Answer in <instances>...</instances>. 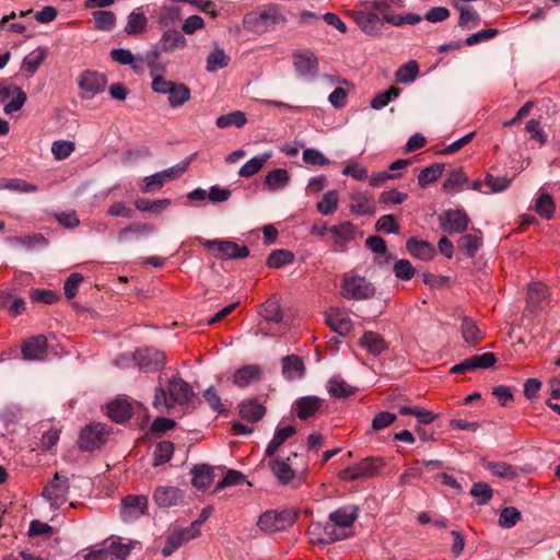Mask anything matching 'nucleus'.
Instances as JSON below:
<instances>
[{
	"label": "nucleus",
	"mask_w": 560,
	"mask_h": 560,
	"mask_svg": "<svg viewBox=\"0 0 560 560\" xmlns=\"http://www.w3.org/2000/svg\"><path fill=\"white\" fill-rule=\"evenodd\" d=\"M287 22L277 5H267L247 13L243 19L244 27L253 33L262 34Z\"/></svg>",
	"instance_id": "obj_1"
},
{
	"label": "nucleus",
	"mask_w": 560,
	"mask_h": 560,
	"mask_svg": "<svg viewBox=\"0 0 560 560\" xmlns=\"http://www.w3.org/2000/svg\"><path fill=\"white\" fill-rule=\"evenodd\" d=\"M340 295L346 300L363 301L373 298L376 288L365 277L354 270L342 275L340 282Z\"/></svg>",
	"instance_id": "obj_2"
},
{
	"label": "nucleus",
	"mask_w": 560,
	"mask_h": 560,
	"mask_svg": "<svg viewBox=\"0 0 560 560\" xmlns=\"http://www.w3.org/2000/svg\"><path fill=\"white\" fill-rule=\"evenodd\" d=\"M153 92L167 95L168 105L172 108H178L190 100V89L179 82L167 80L162 74H153L151 83Z\"/></svg>",
	"instance_id": "obj_3"
},
{
	"label": "nucleus",
	"mask_w": 560,
	"mask_h": 560,
	"mask_svg": "<svg viewBox=\"0 0 560 560\" xmlns=\"http://www.w3.org/2000/svg\"><path fill=\"white\" fill-rule=\"evenodd\" d=\"M133 360L137 366L144 372H155L165 364V354L163 351L154 348H143L135 351L130 358L124 354L115 360L117 366H126L129 361Z\"/></svg>",
	"instance_id": "obj_4"
},
{
	"label": "nucleus",
	"mask_w": 560,
	"mask_h": 560,
	"mask_svg": "<svg viewBox=\"0 0 560 560\" xmlns=\"http://www.w3.org/2000/svg\"><path fill=\"white\" fill-rule=\"evenodd\" d=\"M358 516L359 508L357 505H343L329 513L328 522L343 540L353 535V524Z\"/></svg>",
	"instance_id": "obj_5"
},
{
	"label": "nucleus",
	"mask_w": 560,
	"mask_h": 560,
	"mask_svg": "<svg viewBox=\"0 0 560 560\" xmlns=\"http://www.w3.org/2000/svg\"><path fill=\"white\" fill-rule=\"evenodd\" d=\"M70 490L69 479L62 472H56L42 491V497L49 503L52 510H58L67 501Z\"/></svg>",
	"instance_id": "obj_6"
},
{
	"label": "nucleus",
	"mask_w": 560,
	"mask_h": 560,
	"mask_svg": "<svg viewBox=\"0 0 560 560\" xmlns=\"http://www.w3.org/2000/svg\"><path fill=\"white\" fill-rule=\"evenodd\" d=\"M295 522V513L292 510L267 511L258 520L257 526L266 533L285 530Z\"/></svg>",
	"instance_id": "obj_7"
},
{
	"label": "nucleus",
	"mask_w": 560,
	"mask_h": 560,
	"mask_svg": "<svg viewBox=\"0 0 560 560\" xmlns=\"http://www.w3.org/2000/svg\"><path fill=\"white\" fill-rule=\"evenodd\" d=\"M334 252L345 253L348 245L362 236L361 231L350 221H345L329 228Z\"/></svg>",
	"instance_id": "obj_8"
},
{
	"label": "nucleus",
	"mask_w": 560,
	"mask_h": 560,
	"mask_svg": "<svg viewBox=\"0 0 560 560\" xmlns=\"http://www.w3.org/2000/svg\"><path fill=\"white\" fill-rule=\"evenodd\" d=\"M268 465L277 480L283 486L295 480L298 481L296 486L301 485L304 481L307 471L306 467L302 471L293 469L290 464V457L283 458L280 456H272L270 457Z\"/></svg>",
	"instance_id": "obj_9"
},
{
	"label": "nucleus",
	"mask_w": 560,
	"mask_h": 560,
	"mask_svg": "<svg viewBox=\"0 0 560 560\" xmlns=\"http://www.w3.org/2000/svg\"><path fill=\"white\" fill-rule=\"evenodd\" d=\"M202 245L219 259H238L249 255L247 246H240L229 240H206Z\"/></svg>",
	"instance_id": "obj_10"
},
{
	"label": "nucleus",
	"mask_w": 560,
	"mask_h": 560,
	"mask_svg": "<svg viewBox=\"0 0 560 560\" xmlns=\"http://www.w3.org/2000/svg\"><path fill=\"white\" fill-rule=\"evenodd\" d=\"M26 100V93L20 86L8 81L0 82V102L4 103L3 112L7 115H13L22 109Z\"/></svg>",
	"instance_id": "obj_11"
},
{
	"label": "nucleus",
	"mask_w": 560,
	"mask_h": 560,
	"mask_svg": "<svg viewBox=\"0 0 560 560\" xmlns=\"http://www.w3.org/2000/svg\"><path fill=\"white\" fill-rule=\"evenodd\" d=\"M385 465L383 458L368 457L339 472L342 480H355L374 476Z\"/></svg>",
	"instance_id": "obj_12"
},
{
	"label": "nucleus",
	"mask_w": 560,
	"mask_h": 560,
	"mask_svg": "<svg viewBox=\"0 0 560 560\" xmlns=\"http://www.w3.org/2000/svg\"><path fill=\"white\" fill-rule=\"evenodd\" d=\"M293 67L301 79L313 81L318 74V59L311 50H299L292 54Z\"/></svg>",
	"instance_id": "obj_13"
},
{
	"label": "nucleus",
	"mask_w": 560,
	"mask_h": 560,
	"mask_svg": "<svg viewBox=\"0 0 560 560\" xmlns=\"http://www.w3.org/2000/svg\"><path fill=\"white\" fill-rule=\"evenodd\" d=\"M107 84L106 77L96 71L86 70L78 78V85L81 91V97L91 100L102 93Z\"/></svg>",
	"instance_id": "obj_14"
},
{
	"label": "nucleus",
	"mask_w": 560,
	"mask_h": 560,
	"mask_svg": "<svg viewBox=\"0 0 560 560\" xmlns=\"http://www.w3.org/2000/svg\"><path fill=\"white\" fill-rule=\"evenodd\" d=\"M469 218L464 210L450 209L443 211L439 217L440 226L448 234L464 232L468 224Z\"/></svg>",
	"instance_id": "obj_15"
},
{
	"label": "nucleus",
	"mask_w": 560,
	"mask_h": 560,
	"mask_svg": "<svg viewBox=\"0 0 560 560\" xmlns=\"http://www.w3.org/2000/svg\"><path fill=\"white\" fill-rule=\"evenodd\" d=\"M130 553V547L118 541H112L101 548L91 550L84 556V560H126Z\"/></svg>",
	"instance_id": "obj_16"
},
{
	"label": "nucleus",
	"mask_w": 560,
	"mask_h": 560,
	"mask_svg": "<svg viewBox=\"0 0 560 560\" xmlns=\"http://www.w3.org/2000/svg\"><path fill=\"white\" fill-rule=\"evenodd\" d=\"M105 440V425L100 422L92 423L82 429L79 439V446L83 451H93L104 444Z\"/></svg>",
	"instance_id": "obj_17"
},
{
	"label": "nucleus",
	"mask_w": 560,
	"mask_h": 560,
	"mask_svg": "<svg viewBox=\"0 0 560 560\" xmlns=\"http://www.w3.org/2000/svg\"><path fill=\"white\" fill-rule=\"evenodd\" d=\"M200 534V529H196L195 525H189L187 527H182L175 529L172 534L168 535L166 539V544L162 549V555L164 557H170L174 551H176L184 544L189 540L198 537Z\"/></svg>",
	"instance_id": "obj_18"
},
{
	"label": "nucleus",
	"mask_w": 560,
	"mask_h": 560,
	"mask_svg": "<svg viewBox=\"0 0 560 560\" xmlns=\"http://www.w3.org/2000/svg\"><path fill=\"white\" fill-rule=\"evenodd\" d=\"M23 359L26 361H43L47 357V339L43 335L34 336L22 345Z\"/></svg>",
	"instance_id": "obj_19"
},
{
	"label": "nucleus",
	"mask_w": 560,
	"mask_h": 560,
	"mask_svg": "<svg viewBox=\"0 0 560 560\" xmlns=\"http://www.w3.org/2000/svg\"><path fill=\"white\" fill-rule=\"evenodd\" d=\"M148 508L145 495H127L122 500L121 516L125 522H132L143 515Z\"/></svg>",
	"instance_id": "obj_20"
},
{
	"label": "nucleus",
	"mask_w": 560,
	"mask_h": 560,
	"mask_svg": "<svg viewBox=\"0 0 560 560\" xmlns=\"http://www.w3.org/2000/svg\"><path fill=\"white\" fill-rule=\"evenodd\" d=\"M327 325L338 335L345 337L352 329L350 316L342 310L330 308L326 314Z\"/></svg>",
	"instance_id": "obj_21"
},
{
	"label": "nucleus",
	"mask_w": 560,
	"mask_h": 560,
	"mask_svg": "<svg viewBox=\"0 0 560 560\" xmlns=\"http://www.w3.org/2000/svg\"><path fill=\"white\" fill-rule=\"evenodd\" d=\"M497 362L493 353L486 352L468 358L467 360L454 365L451 369L452 373H462L465 371H472L476 369H488Z\"/></svg>",
	"instance_id": "obj_22"
},
{
	"label": "nucleus",
	"mask_w": 560,
	"mask_h": 560,
	"mask_svg": "<svg viewBox=\"0 0 560 560\" xmlns=\"http://www.w3.org/2000/svg\"><path fill=\"white\" fill-rule=\"evenodd\" d=\"M350 14L365 34L375 36L382 33L384 23L377 14L362 11H353Z\"/></svg>",
	"instance_id": "obj_23"
},
{
	"label": "nucleus",
	"mask_w": 560,
	"mask_h": 560,
	"mask_svg": "<svg viewBox=\"0 0 560 560\" xmlns=\"http://www.w3.org/2000/svg\"><path fill=\"white\" fill-rule=\"evenodd\" d=\"M153 500L161 508L175 506L182 502L183 491L173 486H160L153 492Z\"/></svg>",
	"instance_id": "obj_24"
},
{
	"label": "nucleus",
	"mask_w": 560,
	"mask_h": 560,
	"mask_svg": "<svg viewBox=\"0 0 560 560\" xmlns=\"http://www.w3.org/2000/svg\"><path fill=\"white\" fill-rule=\"evenodd\" d=\"M308 536L313 542L329 545L336 541L341 540L340 536L335 532L329 522L323 523H313L308 527Z\"/></svg>",
	"instance_id": "obj_25"
},
{
	"label": "nucleus",
	"mask_w": 560,
	"mask_h": 560,
	"mask_svg": "<svg viewBox=\"0 0 560 560\" xmlns=\"http://www.w3.org/2000/svg\"><path fill=\"white\" fill-rule=\"evenodd\" d=\"M323 406V399L317 396H304L298 398L292 408L301 420L313 417Z\"/></svg>",
	"instance_id": "obj_26"
},
{
	"label": "nucleus",
	"mask_w": 560,
	"mask_h": 560,
	"mask_svg": "<svg viewBox=\"0 0 560 560\" xmlns=\"http://www.w3.org/2000/svg\"><path fill=\"white\" fill-rule=\"evenodd\" d=\"M168 393L171 400L179 405L188 402L194 396L192 387L180 377L168 381Z\"/></svg>",
	"instance_id": "obj_27"
},
{
	"label": "nucleus",
	"mask_w": 560,
	"mask_h": 560,
	"mask_svg": "<svg viewBox=\"0 0 560 560\" xmlns=\"http://www.w3.org/2000/svg\"><path fill=\"white\" fill-rule=\"evenodd\" d=\"M350 200V211L355 215H371L376 211L373 199L364 192L352 194Z\"/></svg>",
	"instance_id": "obj_28"
},
{
	"label": "nucleus",
	"mask_w": 560,
	"mask_h": 560,
	"mask_svg": "<svg viewBox=\"0 0 560 560\" xmlns=\"http://www.w3.org/2000/svg\"><path fill=\"white\" fill-rule=\"evenodd\" d=\"M160 50L164 52H172L182 49L187 45V39L177 30L165 31L159 42Z\"/></svg>",
	"instance_id": "obj_29"
},
{
	"label": "nucleus",
	"mask_w": 560,
	"mask_h": 560,
	"mask_svg": "<svg viewBox=\"0 0 560 560\" xmlns=\"http://www.w3.org/2000/svg\"><path fill=\"white\" fill-rule=\"evenodd\" d=\"M548 299V288L540 282H533L527 290V305L532 312L541 308Z\"/></svg>",
	"instance_id": "obj_30"
},
{
	"label": "nucleus",
	"mask_w": 560,
	"mask_h": 560,
	"mask_svg": "<svg viewBox=\"0 0 560 560\" xmlns=\"http://www.w3.org/2000/svg\"><path fill=\"white\" fill-rule=\"evenodd\" d=\"M238 413L243 420L257 422L265 416L266 408L256 399H248L240 404Z\"/></svg>",
	"instance_id": "obj_31"
},
{
	"label": "nucleus",
	"mask_w": 560,
	"mask_h": 560,
	"mask_svg": "<svg viewBox=\"0 0 560 560\" xmlns=\"http://www.w3.org/2000/svg\"><path fill=\"white\" fill-rule=\"evenodd\" d=\"M148 26V18L142 8H136L127 18L125 32L128 35H138L143 33Z\"/></svg>",
	"instance_id": "obj_32"
},
{
	"label": "nucleus",
	"mask_w": 560,
	"mask_h": 560,
	"mask_svg": "<svg viewBox=\"0 0 560 560\" xmlns=\"http://www.w3.org/2000/svg\"><path fill=\"white\" fill-rule=\"evenodd\" d=\"M261 376V370L258 365L249 364L235 371L233 384L238 387H246Z\"/></svg>",
	"instance_id": "obj_33"
},
{
	"label": "nucleus",
	"mask_w": 560,
	"mask_h": 560,
	"mask_svg": "<svg viewBox=\"0 0 560 560\" xmlns=\"http://www.w3.org/2000/svg\"><path fill=\"white\" fill-rule=\"evenodd\" d=\"M359 345L373 355L381 354L387 348L385 339L374 331H365Z\"/></svg>",
	"instance_id": "obj_34"
},
{
	"label": "nucleus",
	"mask_w": 560,
	"mask_h": 560,
	"mask_svg": "<svg viewBox=\"0 0 560 560\" xmlns=\"http://www.w3.org/2000/svg\"><path fill=\"white\" fill-rule=\"evenodd\" d=\"M45 58L46 50L43 47H37L24 57L21 65V70L25 73L27 78H31L36 73L39 66L44 62Z\"/></svg>",
	"instance_id": "obj_35"
},
{
	"label": "nucleus",
	"mask_w": 560,
	"mask_h": 560,
	"mask_svg": "<svg viewBox=\"0 0 560 560\" xmlns=\"http://www.w3.org/2000/svg\"><path fill=\"white\" fill-rule=\"evenodd\" d=\"M460 332L464 341L469 346H475L483 338V332L478 327L476 320L468 316H463L462 318Z\"/></svg>",
	"instance_id": "obj_36"
},
{
	"label": "nucleus",
	"mask_w": 560,
	"mask_h": 560,
	"mask_svg": "<svg viewBox=\"0 0 560 560\" xmlns=\"http://www.w3.org/2000/svg\"><path fill=\"white\" fill-rule=\"evenodd\" d=\"M266 186L270 191L284 189L290 183V174L287 170L278 167L267 173L265 177Z\"/></svg>",
	"instance_id": "obj_37"
},
{
	"label": "nucleus",
	"mask_w": 560,
	"mask_h": 560,
	"mask_svg": "<svg viewBox=\"0 0 560 560\" xmlns=\"http://www.w3.org/2000/svg\"><path fill=\"white\" fill-rule=\"evenodd\" d=\"M282 373L288 380H298L303 377L305 365L296 355H287L282 359Z\"/></svg>",
	"instance_id": "obj_38"
},
{
	"label": "nucleus",
	"mask_w": 560,
	"mask_h": 560,
	"mask_svg": "<svg viewBox=\"0 0 560 560\" xmlns=\"http://www.w3.org/2000/svg\"><path fill=\"white\" fill-rule=\"evenodd\" d=\"M182 19V10L175 4H164L156 12L158 23L163 27L175 25Z\"/></svg>",
	"instance_id": "obj_39"
},
{
	"label": "nucleus",
	"mask_w": 560,
	"mask_h": 560,
	"mask_svg": "<svg viewBox=\"0 0 560 560\" xmlns=\"http://www.w3.org/2000/svg\"><path fill=\"white\" fill-rule=\"evenodd\" d=\"M296 432L295 427L285 425L282 428H277L273 438L269 442L266 448V456L272 457L275 453L279 450V447L290 439Z\"/></svg>",
	"instance_id": "obj_40"
},
{
	"label": "nucleus",
	"mask_w": 560,
	"mask_h": 560,
	"mask_svg": "<svg viewBox=\"0 0 560 560\" xmlns=\"http://www.w3.org/2000/svg\"><path fill=\"white\" fill-rule=\"evenodd\" d=\"M406 248L411 256L421 260H430L434 256V247L425 241L409 238L406 243Z\"/></svg>",
	"instance_id": "obj_41"
},
{
	"label": "nucleus",
	"mask_w": 560,
	"mask_h": 560,
	"mask_svg": "<svg viewBox=\"0 0 560 560\" xmlns=\"http://www.w3.org/2000/svg\"><path fill=\"white\" fill-rule=\"evenodd\" d=\"M271 156L272 152L266 151L262 154L252 158L245 164L242 165V167L238 170V175L241 177H250L257 174Z\"/></svg>",
	"instance_id": "obj_42"
},
{
	"label": "nucleus",
	"mask_w": 560,
	"mask_h": 560,
	"mask_svg": "<svg viewBox=\"0 0 560 560\" xmlns=\"http://www.w3.org/2000/svg\"><path fill=\"white\" fill-rule=\"evenodd\" d=\"M131 412V406L126 400L117 399L107 405L108 417L118 423L127 421Z\"/></svg>",
	"instance_id": "obj_43"
},
{
	"label": "nucleus",
	"mask_w": 560,
	"mask_h": 560,
	"mask_svg": "<svg viewBox=\"0 0 560 560\" xmlns=\"http://www.w3.org/2000/svg\"><path fill=\"white\" fill-rule=\"evenodd\" d=\"M191 474V483L198 490L206 489L213 480L211 467L206 464L195 466Z\"/></svg>",
	"instance_id": "obj_44"
},
{
	"label": "nucleus",
	"mask_w": 560,
	"mask_h": 560,
	"mask_svg": "<svg viewBox=\"0 0 560 560\" xmlns=\"http://www.w3.org/2000/svg\"><path fill=\"white\" fill-rule=\"evenodd\" d=\"M339 206V192L335 189L328 190L324 194L322 199L317 202L316 209L323 215H329L337 211Z\"/></svg>",
	"instance_id": "obj_45"
},
{
	"label": "nucleus",
	"mask_w": 560,
	"mask_h": 560,
	"mask_svg": "<svg viewBox=\"0 0 560 560\" xmlns=\"http://www.w3.org/2000/svg\"><path fill=\"white\" fill-rule=\"evenodd\" d=\"M328 393L335 398H345L355 393V387L349 385L339 376H334L327 384Z\"/></svg>",
	"instance_id": "obj_46"
},
{
	"label": "nucleus",
	"mask_w": 560,
	"mask_h": 560,
	"mask_svg": "<svg viewBox=\"0 0 560 560\" xmlns=\"http://www.w3.org/2000/svg\"><path fill=\"white\" fill-rule=\"evenodd\" d=\"M230 62V57L225 54V51L214 45L213 50L207 57L206 69L209 72H214L220 69L225 68Z\"/></svg>",
	"instance_id": "obj_47"
},
{
	"label": "nucleus",
	"mask_w": 560,
	"mask_h": 560,
	"mask_svg": "<svg viewBox=\"0 0 560 560\" xmlns=\"http://www.w3.org/2000/svg\"><path fill=\"white\" fill-rule=\"evenodd\" d=\"M246 114L242 110H234L229 114L221 115L215 120V125L220 129H224L230 126H236L237 128H242L246 125Z\"/></svg>",
	"instance_id": "obj_48"
},
{
	"label": "nucleus",
	"mask_w": 560,
	"mask_h": 560,
	"mask_svg": "<svg viewBox=\"0 0 560 560\" xmlns=\"http://www.w3.org/2000/svg\"><path fill=\"white\" fill-rule=\"evenodd\" d=\"M419 75V66L416 60L401 65L395 73L397 82L402 84L412 83Z\"/></svg>",
	"instance_id": "obj_49"
},
{
	"label": "nucleus",
	"mask_w": 560,
	"mask_h": 560,
	"mask_svg": "<svg viewBox=\"0 0 560 560\" xmlns=\"http://www.w3.org/2000/svg\"><path fill=\"white\" fill-rule=\"evenodd\" d=\"M455 8L459 11V25L463 27H475L480 23L479 14L474 10L472 7L467 4L454 3Z\"/></svg>",
	"instance_id": "obj_50"
},
{
	"label": "nucleus",
	"mask_w": 560,
	"mask_h": 560,
	"mask_svg": "<svg viewBox=\"0 0 560 560\" xmlns=\"http://www.w3.org/2000/svg\"><path fill=\"white\" fill-rule=\"evenodd\" d=\"M171 199H158V200H149L145 198H139L136 200L135 206L139 211L142 212H154L158 213L171 205Z\"/></svg>",
	"instance_id": "obj_51"
},
{
	"label": "nucleus",
	"mask_w": 560,
	"mask_h": 560,
	"mask_svg": "<svg viewBox=\"0 0 560 560\" xmlns=\"http://www.w3.org/2000/svg\"><path fill=\"white\" fill-rule=\"evenodd\" d=\"M467 182L468 177L464 174L463 170L455 168L448 174L446 180L443 184L442 189L447 194H452L455 192L459 187H462Z\"/></svg>",
	"instance_id": "obj_52"
},
{
	"label": "nucleus",
	"mask_w": 560,
	"mask_h": 560,
	"mask_svg": "<svg viewBox=\"0 0 560 560\" xmlns=\"http://www.w3.org/2000/svg\"><path fill=\"white\" fill-rule=\"evenodd\" d=\"M444 167L443 163H435L423 168L418 175V184L424 187L435 182L443 174Z\"/></svg>",
	"instance_id": "obj_53"
},
{
	"label": "nucleus",
	"mask_w": 560,
	"mask_h": 560,
	"mask_svg": "<svg viewBox=\"0 0 560 560\" xmlns=\"http://www.w3.org/2000/svg\"><path fill=\"white\" fill-rule=\"evenodd\" d=\"M294 254L287 249H275L267 258V266L270 268H281L293 262Z\"/></svg>",
	"instance_id": "obj_54"
},
{
	"label": "nucleus",
	"mask_w": 560,
	"mask_h": 560,
	"mask_svg": "<svg viewBox=\"0 0 560 560\" xmlns=\"http://www.w3.org/2000/svg\"><path fill=\"white\" fill-rule=\"evenodd\" d=\"M174 453V444L170 441L160 442L153 454V465L160 466L171 460Z\"/></svg>",
	"instance_id": "obj_55"
},
{
	"label": "nucleus",
	"mask_w": 560,
	"mask_h": 560,
	"mask_svg": "<svg viewBox=\"0 0 560 560\" xmlns=\"http://www.w3.org/2000/svg\"><path fill=\"white\" fill-rule=\"evenodd\" d=\"M154 232V226L149 223H131L127 228L122 229L118 233V241L126 242L130 233L147 236Z\"/></svg>",
	"instance_id": "obj_56"
},
{
	"label": "nucleus",
	"mask_w": 560,
	"mask_h": 560,
	"mask_svg": "<svg viewBox=\"0 0 560 560\" xmlns=\"http://www.w3.org/2000/svg\"><path fill=\"white\" fill-rule=\"evenodd\" d=\"M481 246V240L472 234H465L458 240L459 249L468 257L472 258Z\"/></svg>",
	"instance_id": "obj_57"
},
{
	"label": "nucleus",
	"mask_w": 560,
	"mask_h": 560,
	"mask_svg": "<svg viewBox=\"0 0 560 560\" xmlns=\"http://www.w3.org/2000/svg\"><path fill=\"white\" fill-rule=\"evenodd\" d=\"M195 155H196V153H194L191 156L187 158L186 160H184L166 170L159 172L161 177L164 179L165 183L180 177L187 171V168H188L189 164L191 163Z\"/></svg>",
	"instance_id": "obj_58"
},
{
	"label": "nucleus",
	"mask_w": 560,
	"mask_h": 560,
	"mask_svg": "<svg viewBox=\"0 0 560 560\" xmlns=\"http://www.w3.org/2000/svg\"><path fill=\"white\" fill-rule=\"evenodd\" d=\"M556 205L549 194H541L535 205L536 212L544 219L549 220L555 213Z\"/></svg>",
	"instance_id": "obj_59"
},
{
	"label": "nucleus",
	"mask_w": 560,
	"mask_h": 560,
	"mask_svg": "<svg viewBox=\"0 0 560 560\" xmlns=\"http://www.w3.org/2000/svg\"><path fill=\"white\" fill-rule=\"evenodd\" d=\"M486 468L494 476L513 479L517 476L516 470L513 466L504 462H488Z\"/></svg>",
	"instance_id": "obj_60"
},
{
	"label": "nucleus",
	"mask_w": 560,
	"mask_h": 560,
	"mask_svg": "<svg viewBox=\"0 0 560 560\" xmlns=\"http://www.w3.org/2000/svg\"><path fill=\"white\" fill-rule=\"evenodd\" d=\"M160 51L158 47H153L142 57V61L150 68V77L152 80L153 74H162L164 72V67L159 62Z\"/></svg>",
	"instance_id": "obj_61"
},
{
	"label": "nucleus",
	"mask_w": 560,
	"mask_h": 560,
	"mask_svg": "<svg viewBox=\"0 0 560 560\" xmlns=\"http://www.w3.org/2000/svg\"><path fill=\"white\" fill-rule=\"evenodd\" d=\"M400 94V89L397 86H390L387 91L377 94L371 101V107L373 109L380 110L383 109L388 103L395 98H397Z\"/></svg>",
	"instance_id": "obj_62"
},
{
	"label": "nucleus",
	"mask_w": 560,
	"mask_h": 560,
	"mask_svg": "<svg viewBox=\"0 0 560 560\" xmlns=\"http://www.w3.org/2000/svg\"><path fill=\"white\" fill-rule=\"evenodd\" d=\"M260 315L268 322H280L282 319L280 304L277 301H266L260 307Z\"/></svg>",
	"instance_id": "obj_63"
},
{
	"label": "nucleus",
	"mask_w": 560,
	"mask_h": 560,
	"mask_svg": "<svg viewBox=\"0 0 560 560\" xmlns=\"http://www.w3.org/2000/svg\"><path fill=\"white\" fill-rule=\"evenodd\" d=\"M75 149V144L69 140H57L51 144V153L58 161L69 158Z\"/></svg>",
	"instance_id": "obj_64"
}]
</instances>
